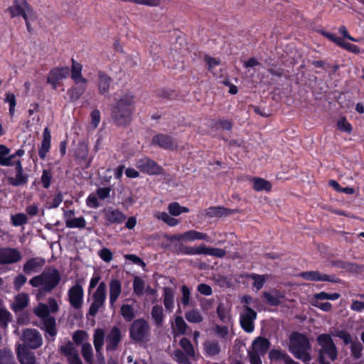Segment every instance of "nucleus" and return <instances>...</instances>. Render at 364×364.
<instances>
[{
    "instance_id": "12",
    "label": "nucleus",
    "mask_w": 364,
    "mask_h": 364,
    "mask_svg": "<svg viewBox=\"0 0 364 364\" xmlns=\"http://www.w3.org/2000/svg\"><path fill=\"white\" fill-rule=\"evenodd\" d=\"M23 341L28 349H36L42 345V337L36 329H26L23 333Z\"/></svg>"
},
{
    "instance_id": "53",
    "label": "nucleus",
    "mask_w": 364,
    "mask_h": 364,
    "mask_svg": "<svg viewBox=\"0 0 364 364\" xmlns=\"http://www.w3.org/2000/svg\"><path fill=\"white\" fill-rule=\"evenodd\" d=\"M33 313L38 317L42 318V320L50 316L49 315L50 309L48 306L43 303H40L36 308H34Z\"/></svg>"
},
{
    "instance_id": "28",
    "label": "nucleus",
    "mask_w": 364,
    "mask_h": 364,
    "mask_svg": "<svg viewBox=\"0 0 364 364\" xmlns=\"http://www.w3.org/2000/svg\"><path fill=\"white\" fill-rule=\"evenodd\" d=\"M163 303L168 312L171 313L173 311L174 309V291L171 287H164Z\"/></svg>"
},
{
    "instance_id": "15",
    "label": "nucleus",
    "mask_w": 364,
    "mask_h": 364,
    "mask_svg": "<svg viewBox=\"0 0 364 364\" xmlns=\"http://www.w3.org/2000/svg\"><path fill=\"white\" fill-rule=\"evenodd\" d=\"M59 352L67 358L68 364H82L78 350L70 341L60 346Z\"/></svg>"
},
{
    "instance_id": "33",
    "label": "nucleus",
    "mask_w": 364,
    "mask_h": 364,
    "mask_svg": "<svg viewBox=\"0 0 364 364\" xmlns=\"http://www.w3.org/2000/svg\"><path fill=\"white\" fill-rule=\"evenodd\" d=\"M43 329L54 340L57 335L55 318L53 316H49L43 319Z\"/></svg>"
},
{
    "instance_id": "60",
    "label": "nucleus",
    "mask_w": 364,
    "mask_h": 364,
    "mask_svg": "<svg viewBox=\"0 0 364 364\" xmlns=\"http://www.w3.org/2000/svg\"><path fill=\"white\" fill-rule=\"evenodd\" d=\"M87 333L83 330H77L73 334V340L74 343L79 346L87 338Z\"/></svg>"
},
{
    "instance_id": "43",
    "label": "nucleus",
    "mask_w": 364,
    "mask_h": 364,
    "mask_svg": "<svg viewBox=\"0 0 364 364\" xmlns=\"http://www.w3.org/2000/svg\"><path fill=\"white\" fill-rule=\"evenodd\" d=\"M4 102L9 104V113L12 117L14 115L15 108L17 104L16 95L10 92H6Z\"/></svg>"
},
{
    "instance_id": "21",
    "label": "nucleus",
    "mask_w": 364,
    "mask_h": 364,
    "mask_svg": "<svg viewBox=\"0 0 364 364\" xmlns=\"http://www.w3.org/2000/svg\"><path fill=\"white\" fill-rule=\"evenodd\" d=\"M105 220L107 225L121 224L127 218V216L119 210L109 208L105 209Z\"/></svg>"
},
{
    "instance_id": "40",
    "label": "nucleus",
    "mask_w": 364,
    "mask_h": 364,
    "mask_svg": "<svg viewBox=\"0 0 364 364\" xmlns=\"http://www.w3.org/2000/svg\"><path fill=\"white\" fill-rule=\"evenodd\" d=\"M244 277L247 279H252L254 280L252 284L253 287H255L257 291L260 290L264 285L267 278L266 275L264 274H257L255 273L245 274Z\"/></svg>"
},
{
    "instance_id": "34",
    "label": "nucleus",
    "mask_w": 364,
    "mask_h": 364,
    "mask_svg": "<svg viewBox=\"0 0 364 364\" xmlns=\"http://www.w3.org/2000/svg\"><path fill=\"white\" fill-rule=\"evenodd\" d=\"M29 298L26 294H20L15 298V302L13 304L11 309L14 312L21 311L28 305Z\"/></svg>"
},
{
    "instance_id": "11",
    "label": "nucleus",
    "mask_w": 364,
    "mask_h": 364,
    "mask_svg": "<svg viewBox=\"0 0 364 364\" xmlns=\"http://www.w3.org/2000/svg\"><path fill=\"white\" fill-rule=\"evenodd\" d=\"M70 74V68L68 66L55 67L52 68L47 76L46 82L51 85L53 90H56L59 82L66 78Z\"/></svg>"
},
{
    "instance_id": "4",
    "label": "nucleus",
    "mask_w": 364,
    "mask_h": 364,
    "mask_svg": "<svg viewBox=\"0 0 364 364\" xmlns=\"http://www.w3.org/2000/svg\"><path fill=\"white\" fill-rule=\"evenodd\" d=\"M150 326L144 318L134 320L129 327V337L136 343H146L150 340Z\"/></svg>"
},
{
    "instance_id": "38",
    "label": "nucleus",
    "mask_w": 364,
    "mask_h": 364,
    "mask_svg": "<svg viewBox=\"0 0 364 364\" xmlns=\"http://www.w3.org/2000/svg\"><path fill=\"white\" fill-rule=\"evenodd\" d=\"M252 188L256 191H269L272 189V184L269 181L262 178L255 177L252 180Z\"/></svg>"
},
{
    "instance_id": "46",
    "label": "nucleus",
    "mask_w": 364,
    "mask_h": 364,
    "mask_svg": "<svg viewBox=\"0 0 364 364\" xmlns=\"http://www.w3.org/2000/svg\"><path fill=\"white\" fill-rule=\"evenodd\" d=\"M188 325L181 316H176L175 318V329L176 336L184 335L187 331Z\"/></svg>"
},
{
    "instance_id": "56",
    "label": "nucleus",
    "mask_w": 364,
    "mask_h": 364,
    "mask_svg": "<svg viewBox=\"0 0 364 364\" xmlns=\"http://www.w3.org/2000/svg\"><path fill=\"white\" fill-rule=\"evenodd\" d=\"M337 128L343 132L350 134L353 131V127L350 122H348L345 117H341L337 122Z\"/></svg>"
},
{
    "instance_id": "26",
    "label": "nucleus",
    "mask_w": 364,
    "mask_h": 364,
    "mask_svg": "<svg viewBox=\"0 0 364 364\" xmlns=\"http://www.w3.org/2000/svg\"><path fill=\"white\" fill-rule=\"evenodd\" d=\"M17 355L21 364H36V359L34 353L27 347H19Z\"/></svg>"
},
{
    "instance_id": "7",
    "label": "nucleus",
    "mask_w": 364,
    "mask_h": 364,
    "mask_svg": "<svg viewBox=\"0 0 364 364\" xmlns=\"http://www.w3.org/2000/svg\"><path fill=\"white\" fill-rule=\"evenodd\" d=\"M135 166L140 172L149 176H159L164 173L163 167L148 156L137 159Z\"/></svg>"
},
{
    "instance_id": "20",
    "label": "nucleus",
    "mask_w": 364,
    "mask_h": 364,
    "mask_svg": "<svg viewBox=\"0 0 364 364\" xmlns=\"http://www.w3.org/2000/svg\"><path fill=\"white\" fill-rule=\"evenodd\" d=\"M46 264L44 258L41 257H32L28 259L23 266V272L25 274L30 275L41 270Z\"/></svg>"
},
{
    "instance_id": "61",
    "label": "nucleus",
    "mask_w": 364,
    "mask_h": 364,
    "mask_svg": "<svg viewBox=\"0 0 364 364\" xmlns=\"http://www.w3.org/2000/svg\"><path fill=\"white\" fill-rule=\"evenodd\" d=\"M52 178L53 175L50 170L44 169L43 171L41 180L43 188L47 189L50 186Z\"/></svg>"
},
{
    "instance_id": "55",
    "label": "nucleus",
    "mask_w": 364,
    "mask_h": 364,
    "mask_svg": "<svg viewBox=\"0 0 364 364\" xmlns=\"http://www.w3.org/2000/svg\"><path fill=\"white\" fill-rule=\"evenodd\" d=\"M145 283L144 280L139 277H135L133 281V290L134 293L137 296H141L144 294Z\"/></svg>"
},
{
    "instance_id": "48",
    "label": "nucleus",
    "mask_w": 364,
    "mask_h": 364,
    "mask_svg": "<svg viewBox=\"0 0 364 364\" xmlns=\"http://www.w3.org/2000/svg\"><path fill=\"white\" fill-rule=\"evenodd\" d=\"M323 274L318 271H308L300 273V277L305 280L318 282L322 281Z\"/></svg>"
},
{
    "instance_id": "13",
    "label": "nucleus",
    "mask_w": 364,
    "mask_h": 364,
    "mask_svg": "<svg viewBox=\"0 0 364 364\" xmlns=\"http://www.w3.org/2000/svg\"><path fill=\"white\" fill-rule=\"evenodd\" d=\"M21 258V254L16 248L0 247V265L17 263Z\"/></svg>"
},
{
    "instance_id": "25",
    "label": "nucleus",
    "mask_w": 364,
    "mask_h": 364,
    "mask_svg": "<svg viewBox=\"0 0 364 364\" xmlns=\"http://www.w3.org/2000/svg\"><path fill=\"white\" fill-rule=\"evenodd\" d=\"M50 132L48 127H46L43 132V140L38 150V155L41 159L44 160L46 159V154L49 152L50 149Z\"/></svg>"
},
{
    "instance_id": "3",
    "label": "nucleus",
    "mask_w": 364,
    "mask_h": 364,
    "mask_svg": "<svg viewBox=\"0 0 364 364\" xmlns=\"http://www.w3.org/2000/svg\"><path fill=\"white\" fill-rule=\"evenodd\" d=\"M311 348L309 339L305 334L295 331L290 335L289 350L296 359L304 363L310 361Z\"/></svg>"
},
{
    "instance_id": "37",
    "label": "nucleus",
    "mask_w": 364,
    "mask_h": 364,
    "mask_svg": "<svg viewBox=\"0 0 364 364\" xmlns=\"http://www.w3.org/2000/svg\"><path fill=\"white\" fill-rule=\"evenodd\" d=\"M105 332L102 328H98L95 330L93 335V344L96 353L102 350L105 342Z\"/></svg>"
},
{
    "instance_id": "44",
    "label": "nucleus",
    "mask_w": 364,
    "mask_h": 364,
    "mask_svg": "<svg viewBox=\"0 0 364 364\" xmlns=\"http://www.w3.org/2000/svg\"><path fill=\"white\" fill-rule=\"evenodd\" d=\"M120 313L126 321H132L135 317L134 308L129 304H122Z\"/></svg>"
},
{
    "instance_id": "32",
    "label": "nucleus",
    "mask_w": 364,
    "mask_h": 364,
    "mask_svg": "<svg viewBox=\"0 0 364 364\" xmlns=\"http://www.w3.org/2000/svg\"><path fill=\"white\" fill-rule=\"evenodd\" d=\"M199 246L198 247H193L185 245L182 242H178L175 245L173 252L177 255H199Z\"/></svg>"
},
{
    "instance_id": "24",
    "label": "nucleus",
    "mask_w": 364,
    "mask_h": 364,
    "mask_svg": "<svg viewBox=\"0 0 364 364\" xmlns=\"http://www.w3.org/2000/svg\"><path fill=\"white\" fill-rule=\"evenodd\" d=\"M274 294L268 291H263L262 298L265 304L272 306H278L282 304L284 294L279 290L274 291Z\"/></svg>"
},
{
    "instance_id": "52",
    "label": "nucleus",
    "mask_w": 364,
    "mask_h": 364,
    "mask_svg": "<svg viewBox=\"0 0 364 364\" xmlns=\"http://www.w3.org/2000/svg\"><path fill=\"white\" fill-rule=\"evenodd\" d=\"M65 225L68 228H84L86 226V220L82 216L75 218L65 221Z\"/></svg>"
},
{
    "instance_id": "36",
    "label": "nucleus",
    "mask_w": 364,
    "mask_h": 364,
    "mask_svg": "<svg viewBox=\"0 0 364 364\" xmlns=\"http://www.w3.org/2000/svg\"><path fill=\"white\" fill-rule=\"evenodd\" d=\"M252 346L254 348L253 350H257L258 353L260 352L261 353H265L269 348L270 342L267 338L259 336L254 340Z\"/></svg>"
},
{
    "instance_id": "64",
    "label": "nucleus",
    "mask_w": 364,
    "mask_h": 364,
    "mask_svg": "<svg viewBox=\"0 0 364 364\" xmlns=\"http://www.w3.org/2000/svg\"><path fill=\"white\" fill-rule=\"evenodd\" d=\"M215 333L218 337L222 339H227L229 335V330L227 326L216 325L215 327Z\"/></svg>"
},
{
    "instance_id": "1",
    "label": "nucleus",
    "mask_w": 364,
    "mask_h": 364,
    "mask_svg": "<svg viewBox=\"0 0 364 364\" xmlns=\"http://www.w3.org/2000/svg\"><path fill=\"white\" fill-rule=\"evenodd\" d=\"M136 109L135 96L126 92L115 100L111 111V117L115 125L125 127L130 124Z\"/></svg>"
},
{
    "instance_id": "14",
    "label": "nucleus",
    "mask_w": 364,
    "mask_h": 364,
    "mask_svg": "<svg viewBox=\"0 0 364 364\" xmlns=\"http://www.w3.org/2000/svg\"><path fill=\"white\" fill-rule=\"evenodd\" d=\"M318 33L322 35L323 36L328 38L329 41L333 42L339 47L351 52L355 54H358L360 53V48L357 45L346 42L341 38L337 37L335 34L331 33L330 32L326 31L324 30H321L318 31Z\"/></svg>"
},
{
    "instance_id": "35",
    "label": "nucleus",
    "mask_w": 364,
    "mask_h": 364,
    "mask_svg": "<svg viewBox=\"0 0 364 364\" xmlns=\"http://www.w3.org/2000/svg\"><path fill=\"white\" fill-rule=\"evenodd\" d=\"M85 90V85L82 83L77 85L75 84V85L68 90L67 93L69 96L70 100L72 102L77 101L82 95Z\"/></svg>"
},
{
    "instance_id": "30",
    "label": "nucleus",
    "mask_w": 364,
    "mask_h": 364,
    "mask_svg": "<svg viewBox=\"0 0 364 364\" xmlns=\"http://www.w3.org/2000/svg\"><path fill=\"white\" fill-rule=\"evenodd\" d=\"M232 211V210L224 207L214 206L205 210V215L208 218H220L230 215Z\"/></svg>"
},
{
    "instance_id": "57",
    "label": "nucleus",
    "mask_w": 364,
    "mask_h": 364,
    "mask_svg": "<svg viewBox=\"0 0 364 364\" xmlns=\"http://www.w3.org/2000/svg\"><path fill=\"white\" fill-rule=\"evenodd\" d=\"M289 355L284 350L272 349L269 351V358L271 360H284L285 362L286 358Z\"/></svg>"
},
{
    "instance_id": "45",
    "label": "nucleus",
    "mask_w": 364,
    "mask_h": 364,
    "mask_svg": "<svg viewBox=\"0 0 364 364\" xmlns=\"http://www.w3.org/2000/svg\"><path fill=\"white\" fill-rule=\"evenodd\" d=\"M350 349L353 358L358 360L363 356V346L357 339L350 346Z\"/></svg>"
},
{
    "instance_id": "27",
    "label": "nucleus",
    "mask_w": 364,
    "mask_h": 364,
    "mask_svg": "<svg viewBox=\"0 0 364 364\" xmlns=\"http://www.w3.org/2000/svg\"><path fill=\"white\" fill-rule=\"evenodd\" d=\"M203 346L204 353L208 357H214L221 353V347L217 340L206 341Z\"/></svg>"
},
{
    "instance_id": "8",
    "label": "nucleus",
    "mask_w": 364,
    "mask_h": 364,
    "mask_svg": "<svg viewBox=\"0 0 364 364\" xmlns=\"http://www.w3.org/2000/svg\"><path fill=\"white\" fill-rule=\"evenodd\" d=\"M165 238L167 241L172 242L173 241H195L198 240L209 242V237L206 233L198 232L195 230H188L182 234L166 235Z\"/></svg>"
},
{
    "instance_id": "59",
    "label": "nucleus",
    "mask_w": 364,
    "mask_h": 364,
    "mask_svg": "<svg viewBox=\"0 0 364 364\" xmlns=\"http://www.w3.org/2000/svg\"><path fill=\"white\" fill-rule=\"evenodd\" d=\"M28 218L24 213H17L11 216V223L14 226L18 227L26 224Z\"/></svg>"
},
{
    "instance_id": "58",
    "label": "nucleus",
    "mask_w": 364,
    "mask_h": 364,
    "mask_svg": "<svg viewBox=\"0 0 364 364\" xmlns=\"http://www.w3.org/2000/svg\"><path fill=\"white\" fill-rule=\"evenodd\" d=\"M341 296V294L338 293H333V294H328L325 291H321L318 294H314V298L316 300H336L339 299Z\"/></svg>"
},
{
    "instance_id": "18",
    "label": "nucleus",
    "mask_w": 364,
    "mask_h": 364,
    "mask_svg": "<svg viewBox=\"0 0 364 364\" xmlns=\"http://www.w3.org/2000/svg\"><path fill=\"white\" fill-rule=\"evenodd\" d=\"M112 78L105 71L99 70L97 72V90L99 93L103 96H107L109 94Z\"/></svg>"
},
{
    "instance_id": "19",
    "label": "nucleus",
    "mask_w": 364,
    "mask_h": 364,
    "mask_svg": "<svg viewBox=\"0 0 364 364\" xmlns=\"http://www.w3.org/2000/svg\"><path fill=\"white\" fill-rule=\"evenodd\" d=\"M122 341V333L117 326H113L106 336V350L107 352H113L117 350Z\"/></svg>"
},
{
    "instance_id": "29",
    "label": "nucleus",
    "mask_w": 364,
    "mask_h": 364,
    "mask_svg": "<svg viewBox=\"0 0 364 364\" xmlns=\"http://www.w3.org/2000/svg\"><path fill=\"white\" fill-rule=\"evenodd\" d=\"M151 316L154 321V323L156 327L159 328L163 326L165 319V314L161 305L156 304L153 306L151 311Z\"/></svg>"
},
{
    "instance_id": "17",
    "label": "nucleus",
    "mask_w": 364,
    "mask_h": 364,
    "mask_svg": "<svg viewBox=\"0 0 364 364\" xmlns=\"http://www.w3.org/2000/svg\"><path fill=\"white\" fill-rule=\"evenodd\" d=\"M84 291L82 285L76 282L68 290V300L70 304L75 309H80L83 302Z\"/></svg>"
},
{
    "instance_id": "10",
    "label": "nucleus",
    "mask_w": 364,
    "mask_h": 364,
    "mask_svg": "<svg viewBox=\"0 0 364 364\" xmlns=\"http://www.w3.org/2000/svg\"><path fill=\"white\" fill-rule=\"evenodd\" d=\"M256 318L257 312L249 306H245L244 312L240 316L241 328L247 333H252L255 329L254 321Z\"/></svg>"
},
{
    "instance_id": "31",
    "label": "nucleus",
    "mask_w": 364,
    "mask_h": 364,
    "mask_svg": "<svg viewBox=\"0 0 364 364\" xmlns=\"http://www.w3.org/2000/svg\"><path fill=\"white\" fill-rule=\"evenodd\" d=\"M199 255H205L213 256L218 258H223L225 256L226 252L225 250L217 247H209L205 245H199Z\"/></svg>"
},
{
    "instance_id": "50",
    "label": "nucleus",
    "mask_w": 364,
    "mask_h": 364,
    "mask_svg": "<svg viewBox=\"0 0 364 364\" xmlns=\"http://www.w3.org/2000/svg\"><path fill=\"white\" fill-rule=\"evenodd\" d=\"M185 318L190 323H198L203 321V316L198 309H192L186 312Z\"/></svg>"
},
{
    "instance_id": "49",
    "label": "nucleus",
    "mask_w": 364,
    "mask_h": 364,
    "mask_svg": "<svg viewBox=\"0 0 364 364\" xmlns=\"http://www.w3.org/2000/svg\"><path fill=\"white\" fill-rule=\"evenodd\" d=\"M81 352L85 360L88 363V364H93V350L92 346L89 343L82 344Z\"/></svg>"
},
{
    "instance_id": "42",
    "label": "nucleus",
    "mask_w": 364,
    "mask_h": 364,
    "mask_svg": "<svg viewBox=\"0 0 364 364\" xmlns=\"http://www.w3.org/2000/svg\"><path fill=\"white\" fill-rule=\"evenodd\" d=\"M180 346L183 350V352L186 353L187 355H188L191 358H194L196 355L195 349L193 348V344L191 343V341L183 337L180 340L179 342Z\"/></svg>"
},
{
    "instance_id": "5",
    "label": "nucleus",
    "mask_w": 364,
    "mask_h": 364,
    "mask_svg": "<svg viewBox=\"0 0 364 364\" xmlns=\"http://www.w3.org/2000/svg\"><path fill=\"white\" fill-rule=\"evenodd\" d=\"M316 341L321 347L318 350V356H327L331 361H335L338 358V349L330 334L318 335Z\"/></svg>"
},
{
    "instance_id": "62",
    "label": "nucleus",
    "mask_w": 364,
    "mask_h": 364,
    "mask_svg": "<svg viewBox=\"0 0 364 364\" xmlns=\"http://www.w3.org/2000/svg\"><path fill=\"white\" fill-rule=\"evenodd\" d=\"M10 151L11 149L6 145L0 144V165L5 166V165L9 164V161L6 160V158Z\"/></svg>"
},
{
    "instance_id": "54",
    "label": "nucleus",
    "mask_w": 364,
    "mask_h": 364,
    "mask_svg": "<svg viewBox=\"0 0 364 364\" xmlns=\"http://www.w3.org/2000/svg\"><path fill=\"white\" fill-rule=\"evenodd\" d=\"M0 364H16L10 350L6 349L0 350Z\"/></svg>"
},
{
    "instance_id": "6",
    "label": "nucleus",
    "mask_w": 364,
    "mask_h": 364,
    "mask_svg": "<svg viewBox=\"0 0 364 364\" xmlns=\"http://www.w3.org/2000/svg\"><path fill=\"white\" fill-rule=\"evenodd\" d=\"M106 298L107 285L104 282H102L92 294V302L90 306L87 316L95 317L100 309L105 308Z\"/></svg>"
},
{
    "instance_id": "23",
    "label": "nucleus",
    "mask_w": 364,
    "mask_h": 364,
    "mask_svg": "<svg viewBox=\"0 0 364 364\" xmlns=\"http://www.w3.org/2000/svg\"><path fill=\"white\" fill-rule=\"evenodd\" d=\"M71 68L70 69V77L74 81L75 84L77 85L80 83L86 85L87 80L82 75V65L77 62L74 58L71 59Z\"/></svg>"
},
{
    "instance_id": "41",
    "label": "nucleus",
    "mask_w": 364,
    "mask_h": 364,
    "mask_svg": "<svg viewBox=\"0 0 364 364\" xmlns=\"http://www.w3.org/2000/svg\"><path fill=\"white\" fill-rule=\"evenodd\" d=\"M154 217L162 220L170 227H175L179 223V220L178 219L171 217L166 212H156L154 213Z\"/></svg>"
},
{
    "instance_id": "63",
    "label": "nucleus",
    "mask_w": 364,
    "mask_h": 364,
    "mask_svg": "<svg viewBox=\"0 0 364 364\" xmlns=\"http://www.w3.org/2000/svg\"><path fill=\"white\" fill-rule=\"evenodd\" d=\"M174 355L176 358V360L180 364H190V360L188 359V355H186L183 350L180 349H176L174 350Z\"/></svg>"
},
{
    "instance_id": "16",
    "label": "nucleus",
    "mask_w": 364,
    "mask_h": 364,
    "mask_svg": "<svg viewBox=\"0 0 364 364\" xmlns=\"http://www.w3.org/2000/svg\"><path fill=\"white\" fill-rule=\"evenodd\" d=\"M151 144L165 150H174L178 146L176 140L171 136L162 133L154 135Z\"/></svg>"
},
{
    "instance_id": "2",
    "label": "nucleus",
    "mask_w": 364,
    "mask_h": 364,
    "mask_svg": "<svg viewBox=\"0 0 364 364\" xmlns=\"http://www.w3.org/2000/svg\"><path fill=\"white\" fill-rule=\"evenodd\" d=\"M61 276L55 268L44 270L41 274L33 277L29 280V284L36 288H39L37 298L41 299L46 294L50 293L59 284Z\"/></svg>"
},
{
    "instance_id": "51",
    "label": "nucleus",
    "mask_w": 364,
    "mask_h": 364,
    "mask_svg": "<svg viewBox=\"0 0 364 364\" xmlns=\"http://www.w3.org/2000/svg\"><path fill=\"white\" fill-rule=\"evenodd\" d=\"M12 319L11 314L4 308H0V327L6 329Z\"/></svg>"
},
{
    "instance_id": "9",
    "label": "nucleus",
    "mask_w": 364,
    "mask_h": 364,
    "mask_svg": "<svg viewBox=\"0 0 364 364\" xmlns=\"http://www.w3.org/2000/svg\"><path fill=\"white\" fill-rule=\"evenodd\" d=\"M6 11L9 13L11 18L22 16L23 18H26L27 15H33V9L27 0H14V4Z\"/></svg>"
},
{
    "instance_id": "39",
    "label": "nucleus",
    "mask_w": 364,
    "mask_h": 364,
    "mask_svg": "<svg viewBox=\"0 0 364 364\" xmlns=\"http://www.w3.org/2000/svg\"><path fill=\"white\" fill-rule=\"evenodd\" d=\"M28 176L23 171L16 172L15 177H9L8 183L13 186H24L28 183Z\"/></svg>"
},
{
    "instance_id": "47",
    "label": "nucleus",
    "mask_w": 364,
    "mask_h": 364,
    "mask_svg": "<svg viewBox=\"0 0 364 364\" xmlns=\"http://www.w3.org/2000/svg\"><path fill=\"white\" fill-rule=\"evenodd\" d=\"M233 127V122L232 120L229 119H218L217 121H213L211 124L212 129H218L219 128L226 130L230 131L232 130Z\"/></svg>"
},
{
    "instance_id": "22",
    "label": "nucleus",
    "mask_w": 364,
    "mask_h": 364,
    "mask_svg": "<svg viewBox=\"0 0 364 364\" xmlns=\"http://www.w3.org/2000/svg\"><path fill=\"white\" fill-rule=\"evenodd\" d=\"M109 306L115 308V303L122 293L121 282L117 279H112L109 284Z\"/></svg>"
}]
</instances>
